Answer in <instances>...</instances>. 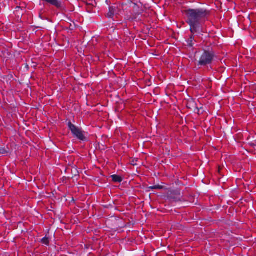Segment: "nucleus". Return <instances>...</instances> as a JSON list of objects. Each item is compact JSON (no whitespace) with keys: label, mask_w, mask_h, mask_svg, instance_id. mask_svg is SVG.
<instances>
[{"label":"nucleus","mask_w":256,"mask_h":256,"mask_svg":"<svg viewBox=\"0 0 256 256\" xmlns=\"http://www.w3.org/2000/svg\"><path fill=\"white\" fill-rule=\"evenodd\" d=\"M184 13L187 18L186 22L190 25L192 34L197 32L209 15L208 11L202 8L188 9L186 10Z\"/></svg>","instance_id":"1"},{"label":"nucleus","mask_w":256,"mask_h":256,"mask_svg":"<svg viewBox=\"0 0 256 256\" xmlns=\"http://www.w3.org/2000/svg\"><path fill=\"white\" fill-rule=\"evenodd\" d=\"M214 58V54L212 52L204 51L199 60L200 65H206L212 62Z\"/></svg>","instance_id":"2"},{"label":"nucleus","mask_w":256,"mask_h":256,"mask_svg":"<svg viewBox=\"0 0 256 256\" xmlns=\"http://www.w3.org/2000/svg\"><path fill=\"white\" fill-rule=\"evenodd\" d=\"M68 126L69 129L74 136L81 140H86L84 132L80 129L77 128L70 122H68Z\"/></svg>","instance_id":"3"},{"label":"nucleus","mask_w":256,"mask_h":256,"mask_svg":"<svg viewBox=\"0 0 256 256\" xmlns=\"http://www.w3.org/2000/svg\"><path fill=\"white\" fill-rule=\"evenodd\" d=\"M121 8V6L118 4H114L109 7V11L106 14V16L108 18H113L114 16L119 14Z\"/></svg>","instance_id":"4"},{"label":"nucleus","mask_w":256,"mask_h":256,"mask_svg":"<svg viewBox=\"0 0 256 256\" xmlns=\"http://www.w3.org/2000/svg\"><path fill=\"white\" fill-rule=\"evenodd\" d=\"M49 4L57 8H60L62 6V2L60 0H49Z\"/></svg>","instance_id":"5"},{"label":"nucleus","mask_w":256,"mask_h":256,"mask_svg":"<svg viewBox=\"0 0 256 256\" xmlns=\"http://www.w3.org/2000/svg\"><path fill=\"white\" fill-rule=\"evenodd\" d=\"M111 177L114 182H120L122 180V177L118 175H112Z\"/></svg>","instance_id":"6"},{"label":"nucleus","mask_w":256,"mask_h":256,"mask_svg":"<svg viewBox=\"0 0 256 256\" xmlns=\"http://www.w3.org/2000/svg\"><path fill=\"white\" fill-rule=\"evenodd\" d=\"M41 242L42 244L48 246V238L46 236V235L45 236L44 238L41 239Z\"/></svg>","instance_id":"7"},{"label":"nucleus","mask_w":256,"mask_h":256,"mask_svg":"<svg viewBox=\"0 0 256 256\" xmlns=\"http://www.w3.org/2000/svg\"><path fill=\"white\" fill-rule=\"evenodd\" d=\"M148 188L151 190H154V189L160 190V189L162 188V186H161L157 185V186H150Z\"/></svg>","instance_id":"8"},{"label":"nucleus","mask_w":256,"mask_h":256,"mask_svg":"<svg viewBox=\"0 0 256 256\" xmlns=\"http://www.w3.org/2000/svg\"><path fill=\"white\" fill-rule=\"evenodd\" d=\"M7 152H8L5 148H0V154H5Z\"/></svg>","instance_id":"9"},{"label":"nucleus","mask_w":256,"mask_h":256,"mask_svg":"<svg viewBox=\"0 0 256 256\" xmlns=\"http://www.w3.org/2000/svg\"><path fill=\"white\" fill-rule=\"evenodd\" d=\"M40 16L41 18L42 19H47V18H45V16H44L43 14H40Z\"/></svg>","instance_id":"10"},{"label":"nucleus","mask_w":256,"mask_h":256,"mask_svg":"<svg viewBox=\"0 0 256 256\" xmlns=\"http://www.w3.org/2000/svg\"><path fill=\"white\" fill-rule=\"evenodd\" d=\"M20 7L17 6V7L16 8V9H17V10H16V11H18V9H20Z\"/></svg>","instance_id":"11"},{"label":"nucleus","mask_w":256,"mask_h":256,"mask_svg":"<svg viewBox=\"0 0 256 256\" xmlns=\"http://www.w3.org/2000/svg\"><path fill=\"white\" fill-rule=\"evenodd\" d=\"M20 7L17 6V7L16 8V9H17V10H16V11H18V9H20Z\"/></svg>","instance_id":"12"},{"label":"nucleus","mask_w":256,"mask_h":256,"mask_svg":"<svg viewBox=\"0 0 256 256\" xmlns=\"http://www.w3.org/2000/svg\"><path fill=\"white\" fill-rule=\"evenodd\" d=\"M20 7L17 6V7L16 8V9H17V10H16V11H18V9H20Z\"/></svg>","instance_id":"13"}]
</instances>
